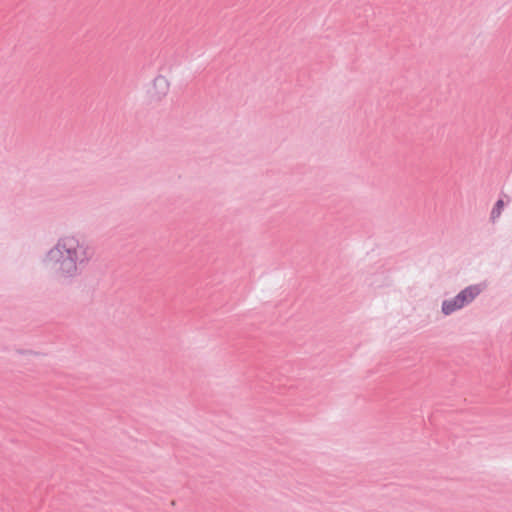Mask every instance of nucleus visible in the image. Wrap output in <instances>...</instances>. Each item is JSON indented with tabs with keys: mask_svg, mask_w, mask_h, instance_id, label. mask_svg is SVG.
Returning <instances> with one entry per match:
<instances>
[{
	"mask_svg": "<svg viewBox=\"0 0 512 512\" xmlns=\"http://www.w3.org/2000/svg\"><path fill=\"white\" fill-rule=\"evenodd\" d=\"M50 258L60 260L59 271L64 276H73L78 270V265L88 259V253L87 249L74 239H66L50 252Z\"/></svg>",
	"mask_w": 512,
	"mask_h": 512,
	"instance_id": "f257e3e1",
	"label": "nucleus"
},
{
	"mask_svg": "<svg viewBox=\"0 0 512 512\" xmlns=\"http://www.w3.org/2000/svg\"><path fill=\"white\" fill-rule=\"evenodd\" d=\"M462 307H464L463 303L461 301H458V299L455 296L453 299L446 300L443 302L442 312L445 315H449V314L453 313L454 311L461 309Z\"/></svg>",
	"mask_w": 512,
	"mask_h": 512,
	"instance_id": "7ed1b4c3",
	"label": "nucleus"
},
{
	"mask_svg": "<svg viewBox=\"0 0 512 512\" xmlns=\"http://www.w3.org/2000/svg\"><path fill=\"white\" fill-rule=\"evenodd\" d=\"M155 85L161 87L163 90H167L168 88V82L163 78L157 79Z\"/></svg>",
	"mask_w": 512,
	"mask_h": 512,
	"instance_id": "39448f33",
	"label": "nucleus"
},
{
	"mask_svg": "<svg viewBox=\"0 0 512 512\" xmlns=\"http://www.w3.org/2000/svg\"><path fill=\"white\" fill-rule=\"evenodd\" d=\"M503 207H504V202L503 200H498L492 210V217L493 218H497L501 215L502 213V210H503Z\"/></svg>",
	"mask_w": 512,
	"mask_h": 512,
	"instance_id": "20e7f679",
	"label": "nucleus"
},
{
	"mask_svg": "<svg viewBox=\"0 0 512 512\" xmlns=\"http://www.w3.org/2000/svg\"><path fill=\"white\" fill-rule=\"evenodd\" d=\"M481 287L479 285L469 286L466 289L462 290L456 298L458 301L463 303V306L470 303L474 300V298L481 292Z\"/></svg>",
	"mask_w": 512,
	"mask_h": 512,
	"instance_id": "f03ea898",
	"label": "nucleus"
}]
</instances>
